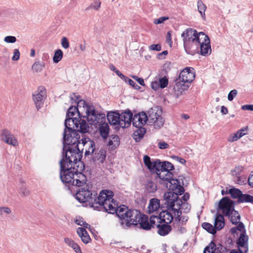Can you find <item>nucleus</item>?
I'll use <instances>...</instances> for the list:
<instances>
[{
    "mask_svg": "<svg viewBox=\"0 0 253 253\" xmlns=\"http://www.w3.org/2000/svg\"><path fill=\"white\" fill-rule=\"evenodd\" d=\"M20 53L17 48H15L13 50V55L11 58V60L14 61H17L19 59Z\"/></svg>",
    "mask_w": 253,
    "mask_h": 253,
    "instance_id": "nucleus-55",
    "label": "nucleus"
},
{
    "mask_svg": "<svg viewBox=\"0 0 253 253\" xmlns=\"http://www.w3.org/2000/svg\"><path fill=\"white\" fill-rule=\"evenodd\" d=\"M120 126L122 128L127 127L132 120L133 114L129 110H126L120 114Z\"/></svg>",
    "mask_w": 253,
    "mask_h": 253,
    "instance_id": "nucleus-21",
    "label": "nucleus"
},
{
    "mask_svg": "<svg viewBox=\"0 0 253 253\" xmlns=\"http://www.w3.org/2000/svg\"><path fill=\"white\" fill-rule=\"evenodd\" d=\"M160 182L165 184L167 188L172 192L177 193L180 195L184 193V188L180 185V182L177 179L170 177L169 179L161 180Z\"/></svg>",
    "mask_w": 253,
    "mask_h": 253,
    "instance_id": "nucleus-13",
    "label": "nucleus"
},
{
    "mask_svg": "<svg viewBox=\"0 0 253 253\" xmlns=\"http://www.w3.org/2000/svg\"><path fill=\"white\" fill-rule=\"evenodd\" d=\"M228 193L231 195V197L234 198H238V200L239 199V197L240 196L242 191L237 188H232L229 190Z\"/></svg>",
    "mask_w": 253,
    "mask_h": 253,
    "instance_id": "nucleus-46",
    "label": "nucleus"
},
{
    "mask_svg": "<svg viewBox=\"0 0 253 253\" xmlns=\"http://www.w3.org/2000/svg\"><path fill=\"white\" fill-rule=\"evenodd\" d=\"M195 47V50L198 49L200 47L201 54L204 56H207L210 54L211 52V49L210 45V40L209 37L206 35V37H204L202 40H200Z\"/></svg>",
    "mask_w": 253,
    "mask_h": 253,
    "instance_id": "nucleus-16",
    "label": "nucleus"
},
{
    "mask_svg": "<svg viewBox=\"0 0 253 253\" xmlns=\"http://www.w3.org/2000/svg\"><path fill=\"white\" fill-rule=\"evenodd\" d=\"M197 8H198V11L200 13L201 16L203 18L205 17V12L207 9V6L201 0H198Z\"/></svg>",
    "mask_w": 253,
    "mask_h": 253,
    "instance_id": "nucleus-40",
    "label": "nucleus"
},
{
    "mask_svg": "<svg viewBox=\"0 0 253 253\" xmlns=\"http://www.w3.org/2000/svg\"><path fill=\"white\" fill-rule=\"evenodd\" d=\"M143 161L145 166L151 172H156L159 160L151 161L150 158L148 156L145 155L143 158Z\"/></svg>",
    "mask_w": 253,
    "mask_h": 253,
    "instance_id": "nucleus-26",
    "label": "nucleus"
},
{
    "mask_svg": "<svg viewBox=\"0 0 253 253\" xmlns=\"http://www.w3.org/2000/svg\"><path fill=\"white\" fill-rule=\"evenodd\" d=\"M75 222L77 225L82 226L81 227H82V228H90V225L88 223L84 222L83 220V219L81 217L77 218L75 220Z\"/></svg>",
    "mask_w": 253,
    "mask_h": 253,
    "instance_id": "nucleus-50",
    "label": "nucleus"
},
{
    "mask_svg": "<svg viewBox=\"0 0 253 253\" xmlns=\"http://www.w3.org/2000/svg\"><path fill=\"white\" fill-rule=\"evenodd\" d=\"M225 225L224 219L223 215L218 214L216 216L214 220V226L216 230H220L222 229Z\"/></svg>",
    "mask_w": 253,
    "mask_h": 253,
    "instance_id": "nucleus-33",
    "label": "nucleus"
},
{
    "mask_svg": "<svg viewBox=\"0 0 253 253\" xmlns=\"http://www.w3.org/2000/svg\"><path fill=\"white\" fill-rule=\"evenodd\" d=\"M229 251V249L224 246H220L218 250H216V252L215 253H228Z\"/></svg>",
    "mask_w": 253,
    "mask_h": 253,
    "instance_id": "nucleus-63",
    "label": "nucleus"
},
{
    "mask_svg": "<svg viewBox=\"0 0 253 253\" xmlns=\"http://www.w3.org/2000/svg\"><path fill=\"white\" fill-rule=\"evenodd\" d=\"M113 193L109 190H103L100 192L99 201L102 203L104 210L110 213H116L122 220L126 219L128 215L136 216L138 213L135 211H131L127 207L122 205L118 207V204L113 199Z\"/></svg>",
    "mask_w": 253,
    "mask_h": 253,
    "instance_id": "nucleus-3",
    "label": "nucleus"
},
{
    "mask_svg": "<svg viewBox=\"0 0 253 253\" xmlns=\"http://www.w3.org/2000/svg\"><path fill=\"white\" fill-rule=\"evenodd\" d=\"M195 77L194 69L191 67H186L180 73L179 80L185 83L192 82Z\"/></svg>",
    "mask_w": 253,
    "mask_h": 253,
    "instance_id": "nucleus-18",
    "label": "nucleus"
},
{
    "mask_svg": "<svg viewBox=\"0 0 253 253\" xmlns=\"http://www.w3.org/2000/svg\"><path fill=\"white\" fill-rule=\"evenodd\" d=\"M244 167L242 166H237L231 170V175L233 177L241 175V174L244 171Z\"/></svg>",
    "mask_w": 253,
    "mask_h": 253,
    "instance_id": "nucleus-39",
    "label": "nucleus"
},
{
    "mask_svg": "<svg viewBox=\"0 0 253 253\" xmlns=\"http://www.w3.org/2000/svg\"><path fill=\"white\" fill-rule=\"evenodd\" d=\"M61 43L62 46L65 48L67 49L69 47V42L67 39V38L65 37H63L61 39Z\"/></svg>",
    "mask_w": 253,
    "mask_h": 253,
    "instance_id": "nucleus-58",
    "label": "nucleus"
},
{
    "mask_svg": "<svg viewBox=\"0 0 253 253\" xmlns=\"http://www.w3.org/2000/svg\"><path fill=\"white\" fill-rule=\"evenodd\" d=\"M219 248L220 247L216 248L215 244L211 242L205 248L204 253H215L216 250H218Z\"/></svg>",
    "mask_w": 253,
    "mask_h": 253,
    "instance_id": "nucleus-41",
    "label": "nucleus"
},
{
    "mask_svg": "<svg viewBox=\"0 0 253 253\" xmlns=\"http://www.w3.org/2000/svg\"><path fill=\"white\" fill-rule=\"evenodd\" d=\"M11 211L10 209L7 207H0V215H2L3 213L9 214L11 213Z\"/></svg>",
    "mask_w": 253,
    "mask_h": 253,
    "instance_id": "nucleus-57",
    "label": "nucleus"
},
{
    "mask_svg": "<svg viewBox=\"0 0 253 253\" xmlns=\"http://www.w3.org/2000/svg\"><path fill=\"white\" fill-rule=\"evenodd\" d=\"M107 118L108 122L111 125H118L120 126V115L119 113L115 112H110L108 113Z\"/></svg>",
    "mask_w": 253,
    "mask_h": 253,
    "instance_id": "nucleus-28",
    "label": "nucleus"
},
{
    "mask_svg": "<svg viewBox=\"0 0 253 253\" xmlns=\"http://www.w3.org/2000/svg\"><path fill=\"white\" fill-rule=\"evenodd\" d=\"M237 224L238 225L236 227L231 228V233L232 234H238V231L240 232L241 233H244L245 228L244 224L242 223H238Z\"/></svg>",
    "mask_w": 253,
    "mask_h": 253,
    "instance_id": "nucleus-44",
    "label": "nucleus"
},
{
    "mask_svg": "<svg viewBox=\"0 0 253 253\" xmlns=\"http://www.w3.org/2000/svg\"><path fill=\"white\" fill-rule=\"evenodd\" d=\"M132 211H136L138 214L136 216L128 215L126 219L121 221V224L124 228H126L129 227L131 225H136L138 224L141 214L138 210H132Z\"/></svg>",
    "mask_w": 253,
    "mask_h": 253,
    "instance_id": "nucleus-22",
    "label": "nucleus"
},
{
    "mask_svg": "<svg viewBox=\"0 0 253 253\" xmlns=\"http://www.w3.org/2000/svg\"><path fill=\"white\" fill-rule=\"evenodd\" d=\"M99 130L102 137L106 139L109 134V127L107 123H102L99 125Z\"/></svg>",
    "mask_w": 253,
    "mask_h": 253,
    "instance_id": "nucleus-34",
    "label": "nucleus"
},
{
    "mask_svg": "<svg viewBox=\"0 0 253 253\" xmlns=\"http://www.w3.org/2000/svg\"><path fill=\"white\" fill-rule=\"evenodd\" d=\"M171 31H169L167 35V42L170 47H171L172 45V41L171 39Z\"/></svg>",
    "mask_w": 253,
    "mask_h": 253,
    "instance_id": "nucleus-64",
    "label": "nucleus"
},
{
    "mask_svg": "<svg viewBox=\"0 0 253 253\" xmlns=\"http://www.w3.org/2000/svg\"><path fill=\"white\" fill-rule=\"evenodd\" d=\"M46 97V91L43 86H39L33 94V99L37 109L41 108Z\"/></svg>",
    "mask_w": 253,
    "mask_h": 253,
    "instance_id": "nucleus-15",
    "label": "nucleus"
},
{
    "mask_svg": "<svg viewBox=\"0 0 253 253\" xmlns=\"http://www.w3.org/2000/svg\"><path fill=\"white\" fill-rule=\"evenodd\" d=\"M79 150L81 149L85 156L92 153L95 150L94 142L89 138H83L77 144Z\"/></svg>",
    "mask_w": 253,
    "mask_h": 253,
    "instance_id": "nucleus-14",
    "label": "nucleus"
},
{
    "mask_svg": "<svg viewBox=\"0 0 253 253\" xmlns=\"http://www.w3.org/2000/svg\"><path fill=\"white\" fill-rule=\"evenodd\" d=\"M189 85L186 83L180 81H177L174 86V90L175 94L178 97L179 95L182 94L184 91L187 90L189 88Z\"/></svg>",
    "mask_w": 253,
    "mask_h": 253,
    "instance_id": "nucleus-25",
    "label": "nucleus"
},
{
    "mask_svg": "<svg viewBox=\"0 0 253 253\" xmlns=\"http://www.w3.org/2000/svg\"><path fill=\"white\" fill-rule=\"evenodd\" d=\"M234 177L236 178L235 181L238 184L243 185L246 182V177L244 175H239Z\"/></svg>",
    "mask_w": 253,
    "mask_h": 253,
    "instance_id": "nucleus-54",
    "label": "nucleus"
},
{
    "mask_svg": "<svg viewBox=\"0 0 253 253\" xmlns=\"http://www.w3.org/2000/svg\"><path fill=\"white\" fill-rule=\"evenodd\" d=\"M238 93V91L236 89L232 90L230 91L228 95V99L229 101H232Z\"/></svg>",
    "mask_w": 253,
    "mask_h": 253,
    "instance_id": "nucleus-59",
    "label": "nucleus"
},
{
    "mask_svg": "<svg viewBox=\"0 0 253 253\" xmlns=\"http://www.w3.org/2000/svg\"><path fill=\"white\" fill-rule=\"evenodd\" d=\"M106 158V151L101 149L98 153L95 154L93 158L94 161H98L99 163H103Z\"/></svg>",
    "mask_w": 253,
    "mask_h": 253,
    "instance_id": "nucleus-36",
    "label": "nucleus"
},
{
    "mask_svg": "<svg viewBox=\"0 0 253 253\" xmlns=\"http://www.w3.org/2000/svg\"><path fill=\"white\" fill-rule=\"evenodd\" d=\"M179 209H176L173 221V226L177 231L181 233H184L186 231V229L183 226L186 224L189 217L186 215H182L181 211H179Z\"/></svg>",
    "mask_w": 253,
    "mask_h": 253,
    "instance_id": "nucleus-11",
    "label": "nucleus"
},
{
    "mask_svg": "<svg viewBox=\"0 0 253 253\" xmlns=\"http://www.w3.org/2000/svg\"><path fill=\"white\" fill-rule=\"evenodd\" d=\"M126 82H127L128 84L134 89H137L140 88V87L132 80L126 78L125 80Z\"/></svg>",
    "mask_w": 253,
    "mask_h": 253,
    "instance_id": "nucleus-60",
    "label": "nucleus"
},
{
    "mask_svg": "<svg viewBox=\"0 0 253 253\" xmlns=\"http://www.w3.org/2000/svg\"><path fill=\"white\" fill-rule=\"evenodd\" d=\"M138 224H139L140 227L144 230H150L151 228L148 217L143 214H141Z\"/></svg>",
    "mask_w": 253,
    "mask_h": 253,
    "instance_id": "nucleus-32",
    "label": "nucleus"
},
{
    "mask_svg": "<svg viewBox=\"0 0 253 253\" xmlns=\"http://www.w3.org/2000/svg\"><path fill=\"white\" fill-rule=\"evenodd\" d=\"M184 47L186 52L189 53L191 49L195 50V47L200 40L206 37L203 32H199L192 28H187L181 34Z\"/></svg>",
    "mask_w": 253,
    "mask_h": 253,
    "instance_id": "nucleus-6",
    "label": "nucleus"
},
{
    "mask_svg": "<svg viewBox=\"0 0 253 253\" xmlns=\"http://www.w3.org/2000/svg\"><path fill=\"white\" fill-rule=\"evenodd\" d=\"M16 41V38L13 36H6L3 39L4 42L6 43H14Z\"/></svg>",
    "mask_w": 253,
    "mask_h": 253,
    "instance_id": "nucleus-53",
    "label": "nucleus"
},
{
    "mask_svg": "<svg viewBox=\"0 0 253 253\" xmlns=\"http://www.w3.org/2000/svg\"><path fill=\"white\" fill-rule=\"evenodd\" d=\"M157 227L158 228V233L161 236L167 235L171 230L170 225L163 222L158 224Z\"/></svg>",
    "mask_w": 253,
    "mask_h": 253,
    "instance_id": "nucleus-29",
    "label": "nucleus"
},
{
    "mask_svg": "<svg viewBox=\"0 0 253 253\" xmlns=\"http://www.w3.org/2000/svg\"><path fill=\"white\" fill-rule=\"evenodd\" d=\"M174 169L173 165L169 162H161L159 160L156 170L158 177L161 179H169L173 177V174L170 171Z\"/></svg>",
    "mask_w": 253,
    "mask_h": 253,
    "instance_id": "nucleus-9",
    "label": "nucleus"
},
{
    "mask_svg": "<svg viewBox=\"0 0 253 253\" xmlns=\"http://www.w3.org/2000/svg\"><path fill=\"white\" fill-rule=\"evenodd\" d=\"M227 215L232 224H237L238 223H241L240 222V215L239 213L234 209L232 210L229 214H227Z\"/></svg>",
    "mask_w": 253,
    "mask_h": 253,
    "instance_id": "nucleus-35",
    "label": "nucleus"
},
{
    "mask_svg": "<svg viewBox=\"0 0 253 253\" xmlns=\"http://www.w3.org/2000/svg\"><path fill=\"white\" fill-rule=\"evenodd\" d=\"M177 193L169 191L165 193L164 195V199L166 201L168 208L173 209L180 208L181 200L178 199Z\"/></svg>",
    "mask_w": 253,
    "mask_h": 253,
    "instance_id": "nucleus-12",
    "label": "nucleus"
},
{
    "mask_svg": "<svg viewBox=\"0 0 253 253\" xmlns=\"http://www.w3.org/2000/svg\"><path fill=\"white\" fill-rule=\"evenodd\" d=\"M202 226L204 229L211 234L216 233V230L214 226H213L212 224L209 223L204 222L202 224Z\"/></svg>",
    "mask_w": 253,
    "mask_h": 253,
    "instance_id": "nucleus-43",
    "label": "nucleus"
},
{
    "mask_svg": "<svg viewBox=\"0 0 253 253\" xmlns=\"http://www.w3.org/2000/svg\"><path fill=\"white\" fill-rule=\"evenodd\" d=\"M149 49L155 51H160L161 50V46L160 44H153L149 46Z\"/></svg>",
    "mask_w": 253,
    "mask_h": 253,
    "instance_id": "nucleus-62",
    "label": "nucleus"
},
{
    "mask_svg": "<svg viewBox=\"0 0 253 253\" xmlns=\"http://www.w3.org/2000/svg\"><path fill=\"white\" fill-rule=\"evenodd\" d=\"M176 211V209L168 208L166 211L160 212L159 217L161 223L163 222L167 224L171 223L174 219Z\"/></svg>",
    "mask_w": 253,
    "mask_h": 253,
    "instance_id": "nucleus-17",
    "label": "nucleus"
},
{
    "mask_svg": "<svg viewBox=\"0 0 253 253\" xmlns=\"http://www.w3.org/2000/svg\"><path fill=\"white\" fill-rule=\"evenodd\" d=\"M160 208V201L156 198L150 200L148 207V212L149 213L157 211Z\"/></svg>",
    "mask_w": 253,
    "mask_h": 253,
    "instance_id": "nucleus-30",
    "label": "nucleus"
},
{
    "mask_svg": "<svg viewBox=\"0 0 253 253\" xmlns=\"http://www.w3.org/2000/svg\"><path fill=\"white\" fill-rule=\"evenodd\" d=\"M64 240L66 244L71 247L76 253H82L79 245L72 239L66 237Z\"/></svg>",
    "mask_w": 253,
    "mask_h": 253,
    "instance_id": "nucleus-31",
    "label": "nucleus"
},
{
    "mask_svg": "<svg viewBox=\"0 0 253 253\" xmlns=\"http://www.w3.org/2000/svg\"><path fill=\"white\" fill-rule=\"evenodd\" d=\"M162 108L159 106H154L147 111V121L155 129L160 128L164 124L165 119L162 117Z\"/></svg>",
    "mask_w": 253,
    "mask_h": 253,
    "instance_id": "nucleus-8",
    "label": "nucleus"
},
{
    "mask_svg": "<svg viewBox=\"0 0 253 253\" xmlns=\"http://www.w3.org/2000/svg\"><path fill=\"white\" fill-rule=\"evenodd\" d=\"M158 83L160 85V88H164L166 87L168 84V79L166 77H164L159 79Z\"/></svg>",
    "mask_w": 253,
    "mask_h": 253,
    "instance_id": "nucleus-52",
    "label": "nucleus"
},
{
    "mask_svg": "<svg viewBox=\"0 0 253 253\" xmlns=\"http://www.w3.org/2000/svg\"><path fill=\"white\" fill-rule=\"evenodd\" d=\"M248 237L245 235L244 233L240 234V236L237 241L238 249L239 251L243 252L244 253H247L249 251Z\"/></svg>",
    "mask_w": 253,
    "mask_h": 253,
    "instance_id": "nucleus-24",
    "label": "nucleus"
},
{
    "mask_svg": "<svg viewBox=\"0 0 253 253\" xmlns=\"http://www.w3.org/2000/svg\"><path fill=\"white\" fill-rule=\"evenodd\" d=\"M60 179L65 183L72 186L81 187L86 183L85 176L81 172H77L74 168L67 167L63 161L60 162Z\"/></svg>",
    "mask_w": 253,
    "mask_h": 253,
    "instance_id": "nucleus-4",
    "label": "nucleus"
},
{
    "mask_svg": "<svg viewBox=\"0 0 253 253\" xmlns=\"http://www.w3.org/2000/svg\"><path fill=\"white\" fill-rule=\"evenodd\" d=\"M81 155L76 150L68 148L65 153V158H63L60 161H63L67 167L73 168L74 164L81 160Z\"/></svg>",
    "mask_w": 253,
    "mask_h": 253,
    "instance_id": "nucleus-10",
    "label": "nucleus"
},
{
    "mask_svg": "<svg viewBox=\"0 0 253 253\" xmlns=\"http://www.w3.org/2000/svg\"><path fill=\"white\" fill-rule=\"evenodd\" d=\"M218 207L225 215H227L234 209L233 203L229 198L224 197L220 200Z\"/></svg>",
    "mask_w": 253,
    "mask_h": 253,
    "instance_id": "nucleus-19",
    "label": "nucleus"
},
{
    "mask_svg": "<svg viewBox=\"0 0 253 253\" xmlns=\"http://www.w3.org/2000/svg\"><path fill=\"white\" fill-rule=\"evenodd\" d=\"M148 121L147 114L145 112H141L132 116V123L133 126L139 128L134 133V139L136 141H139L144 135L146 130L143 126Z\"/></svg>",
    "mask_w": 253,
    "mask_h": 253,
    "instance_id": "nucleus-7",
    "label": "nucleus"
},
{
    "mask_svg": "<svg viewBox=\"0 0 253 253\" xmlns=\"http://www.w3.org/2000/svg\"><path fill=\"white\" fill-rule=\"evenodd\" d=\"M180 209L182 210L184 212L187 213L191 209V206L187 202L182 203L181 201L179 211H180Z\"/></svg>",
    "mask_w": 253,
    "mask_h": 253,
    "instance_id": "nucleus-51",
    "label": "nucleus"
},
{
    "mask_svg": "<svg viewBox=\"0 0 253 253\" xmlns=\"http://www.w3.org/2000/svg\"><path fill=\"white\" fill-rule=\"evenodd\" d=\"M169 19V17L168 16L161 17L158 19H155L154 20V23L156 25L164 23L166 20Z\"/></svg>",
    "mask_w": 253,
    "mask_h": 253,
    "instance_id": "nucleus-56",
    "label": "nucleus"
},
{
    "mask_svg": "<svg viewBox=\"0 0 253 253\" xmlns=\"http://www.w3.org/2000/svg\"><path fill=\"white\" fill-rule=\"evenodd\" d=\"M63 57V52L62 51L59 49L56 50L54 54L53 57V61L55 63H58L61 60Z\"/></svg>",
    "mask_w": 253,
    "mask_h": 253,
    "instance_id": "nucleus-45",
    "label": "nucleus"
},
{
    "mask_svg": "<svg viewBox=\"0 0 253 253\" xmlns=\"http://www.w3.org/2000/svg\"><path fill=\"white\" fill-rule=\"evenodd\" d=\"M158 147L160 149H165L168 148L169 147V145L165 141H160L158 143Z\"/></svg>",
    "mask_w": 253,
    "mask_h": 253,
    "instance_id": "nucleus-61",
    "label": "nucleus"
},
{
    "mask_svg": "<svg viewBox=\"0 0 253 253\" xmlns=\"http://www.w3.org/2000/svg\"><path fill=\"white\" fill-rule=\"evenodd\" d=\"M119 144V137L118 136H114L110 139L108 142V145L112 146L113 147H115Z\"/></svg>",
    "mask_w": 253,
    "mask_h": 253,
    "instance_id": "nucleus-49",
    "label": "nucleus"
},
{
    "mask_svg": "<svg viewBox=\"0 0 253 253\" xmlns=\"http://www.w3.org/2000/svg\"><path fill=\"white\" fill-rule=\"evenodd\" d=\"M64 145H74L80 141L78 132L85 133L88 131V126L86 120L81 118H68L65 121Z\"/></svg>",
    "mask_w": 253,
    "mask_h": 253,
    "instance_id": "nucleus-2",
    "label": "nucleus"
},
{
    "mask_svg": "<svg viewBox=\"0 0 253 253\" xmlns=\"http://www.w3.org/2000/svg\"><path fill=\"white\" fill-rule=\"evenodd\" d=\"M86 228L79 227L77 229V233L81 238L82 241L84 243L87 244L90 242L91 239L86 231Z\"/></svg>",
    "mask_w": 253,
    "mask_h": 253,
    "instance_id": "nucleus-27",
    "label": "nucleus"
},
{
    "mask_svg": "<svg viewBox=\"0 0 253 253\" xmlns=\"http://www.w3.org/2000/svg\"><path fill=\"white\" fill-rule=\"evenodd\" d=\"M146 189L149 193H154L157 190V185L152 181H148L146 185Z\"/></svg>",
    "mask_w": 253,
    "mask_h": 253,
    "instance_id": "nucleus-47",
    "label": "nucleus"
},
{
    "mask_svg": "<svg viewBox=\"0 0 253 253\" xmlns=\"http://www.w3.org/2000/svg\"><path fill=\"white\" fill-rule=\"evenodd\" d=\"M0 136L1 140L6 144L13 146L18 145L17 139L8 129H2Z\"/></svg>",
    "mask_w": 253,
    "mask_h": 253,
    "instance_id": "nucleus-20",
    "label": "nucleus"
},
{
    "mask_svg": "<svg viewBox=\"0 0 253 253\" xmlns=\"http://www.w3.org/2000/svg\"><path fill=\"white\" fill-rule=\"evenodd\" d=\"M69 104L72 105L67 113V118H86L91 125H95L98 123L97 117L94 108L92 105H87L86 102L80 99L79 95L75 93L71 94Z\"/></svg>",
    "mask_w": 253,
    "mask_h": 253,
    "instance_id": "nucleus-1",
    "label": "nucleus"
},
{
    "mask_svg": "<svg viewBox=\"0 0 253 253\" xmlns=\"http://www.w3.org/2000/svg\"><path fill=\"white\" fill-rule=\"evenodd\" d=\"M101 2L100 0H94L90 3L87 9L98 11L101 7Z\"/></svg>",
    "mask_w": 253,
    "mask_h": 253,
    "instance_id": "nucleus-42",
    "label": "nucleus"
},
{
    "mask_svg": "<svg viewBox=\"0 0 253 253\" xmlns=\"http://www.w3.org/2000/svg\"><path fill=\"white\" fill-rule=\"evenodd\" d=\"M249 130L248 126L242 127L236 132L231 133L227 137V140L230 143L237 141L239 139L247 134Z\"/></svg>",
    "mask_w": 253,
    "mask_h": 253,
    "instance_id": "nucleus-23",
    "label": "nucleus"
},
{
    "mask_svg": "<svg viewBox=\"0 0 253 253\" xmlns=\"http://www.w3.org/2000/svg\"><path fill=\"white\" fill-rule=\"evenodd\" d=\"M90 189V187L88 185H86L85 187L79 189L77 191L75 198L80 203H88L86 206L88 205L94 209L98 208L99 206H102V203L99 201L100 193L96 198V195H93Z\"/></svg>",
    "mask_w": 253,
    "mask_h": 253,
    "instance_id": "nucleus-5",
    "label": "nucleus"
},
{
    "mask_svg": "<svg viewBox=\"0 0 253 253\" xmlns=\"http://www.w3.org/2000/svg\"><path fill=\"white\" fill-rule=\"evenodd\" d=\"M238 201L239 203H253V196L247 194H243L242 193H241Z\"/></svg>",
    "mask_w": 253,
    "mask_h": 253,
    "instance_id": "nucleus-38",
    "label": "nucleus"
},
{
    "mask_svg": "<svg viewBox=\"0 0 253 253\" xmlns=\"http://www.w3.org/2000/svg\"><path fill=\"white\" fill-rule=\"evenodd\" d=\"M150 224L151 227H154L155 226H157V225L159 223H161L160 219L159 216L152 215L150 217L149 219Z\"/></svg>",
    "mask_w": 253,
    "mask_h": 253,
    "instance_id": "nucleus-48",
    "label": "nucleus"
},
{
    "mask_svg": "<svg viewBox=\"0 0 253 253\" xmlns=\"http://www.w3.org/2000/svg\"><path fill=\"white\" fill-rule=\"evenodd\" d=\"M44 68V63L39 61H36L32 66V70L36 73L42 72Z\"/></svg>",
    "mask_w": 253,
    "mask_h": 253,
    "instance_id": "nucleus-37",
    "label": "nucleus"
}]
</instances>
